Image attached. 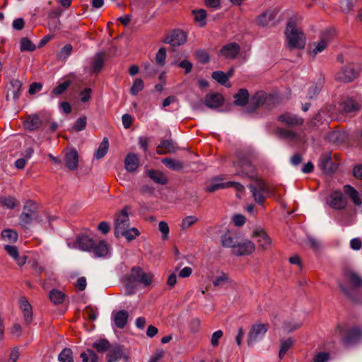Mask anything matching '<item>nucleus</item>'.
<instances>
[{"label":"nucleus","instance_id":"nucleus-49","mask_svg":"<svg viewBox=\"0 0 362 362\" xmlns=\"http://www.w3.org/2000/svg\"><path fill=\"white\" fill-rule=\"evenodd\" d=\"M93 346L99 352H104L110 347V343L107 340L102 339L93 343Z\"/></svg>","mask_w":362,"mask_h":362},{"label":"nucleus","instance_id":"nucleus-8","mask_svg":"<svg viewBox=\"0 0 362 362\" xmlns=\"http://www.w3.org/2000/svg\"><path fill=\"white\" fill-rule=\"evenodd\" d=\"M267 329V325L264 324H257L253 325L248 334V346H252L260 341L264 337Z\"/></svg>","mask_w":362,"mask_h":362},{"label":"nucleus","instance_id":"nucleus-13","mask_svg":"<svg viewBox=\"0 0 362 362\" xmlns=\"http://www.w3.org/2000/svg\"><path fill=\"white\" fill-rule=\"evenodd\" d=\"M129 314L126 310L113 311L111 319L114 325L119 329H123L127 322Z\"/></svg>","mask_w":362,"mask_h":362},{"label":"nucleus","instance_id":"nucleus-1","mask_svg":"<svg viewBox=\"0 0 362 362\" xmlns=\"http://www.w3.org/2000/svg\"><path fill=\"white\" fill-rule=\"evenodd\" d=\"M286 42L290 49H303L305 45V36L293 21L287 23L286 30Z\"/></svg>","mask_w":362,"mask_h":362},{"label":"nucleus","instance_id":"nucleus-36","mask_svg":"<svg viewBox=\"0 0 362 362\" xmlns=\"http://www.w3.org/2000/svg\"><path fill=\"white\" fill-rule=\"evenodd\" d=\"M108 148H109V141H108L107 138L105 137L103 139L102 142L100 144V145L94 155V157L98 160L101 159L107 153Z\"/></svg>","mask_w":362,"mask_h":362},{"label":"nucleus","instance_id":"nucleus-12","mask_svg":"<svg viewBox=\"0 0 362 362\" xmlns=\"http://www.w3.org/2000/svg\"><path fill=\"white\" fill-rule=\"evenodd\" d=\"M186 40L187 35L185 32L175 30L165 37V42L170 44L172 47H178L183 45Z\"/></svg>","mask_w":362,"mask_h":362},{"label":"nucleus","instance_id":"nucleus-21","mask_svg":"<svg viewBox=\"0 0 362 362\" xmlns=\"http://www.w3.org/2000/svg\"><path fill=\"white\" fill-rule=\"evenodd\" d=\"M329 40L326 35H323L321 39L310 45V52L313 57L322 52L327 46Z\"/></svg>","mask_w":362,"mask_h":362},{"label":"nucleus","instance_id":"nucleus-55","mask_svg":"<svg viewBox=\"0 0 362 362\" xmlns=\"http://www.w3.org/2000/svg\"><path fill=\"white\" fill-rule=\"evenodd\" d=\"M197 221L198 218L196 216H189L182 219L180 226L182 229H186L194 224Z\"/></svg>","mask_w":362,"mask_h":362},{"label":"nucleus","instance_id":"nucleus-42","mask_svg":"<svg viewBox=\"0 0 362 362\" xmlns=\"http://www.w3.org/2000/svg\"><path fill=\"white\" fill-rule=\"evenodd\" d=\"M36 46L28 37H23L20 42V49L21 52H33Z\"/></svg>","mask_w":362,"mask_h":362},{"label":"nucleus","instance_id":"nucleus-44","mask_svg":"<svg viewBox=\"0 0 362 362\" xmlns=\"http://www.w3.org/2000/svg\"><path fill=\"white\" fill-rule=\"evenodd\" d=\"M59 362H74L72 351L70 349H64L58 356Z\"/></svg>","mask_w":362,"mask_h":362},{"label":"nucleus","instance_id":"nucleus-2","mask_svg":"<svg viewBox=\"0 0 362 362\" xmlns=\"http://www.w3.org/2000/svg\"><path fill=\"white\" fill-rule=\"evenodd\" d=\"M233 165L235 168V174L237 175L248 177L250 179L255 178L256 171L255 166L247 158L242 155H237V159L233 162Z\"/></svg>","mask_w":362,"mask_h":362},{"label":"nucleus","instance_id":"nucleus-50","mask_svg":"<svg viewBox=\"0 0 362 362\" xmlns=\"http://www.w3.org/2000/svg\"><path fill=\"white\" fill-rule=\"evenodd\" d=\"M323 86V81L320 79L319 81L315 84L313 85L308 93V97L309 98H313L316 97Z\"/></svg>","mask_w":362,"mask_h":362},{"label":"nucleus","instance_id":"nucleus-57","mask_svg":"<svg viewBox=\"0 0 362 362\" xmlns=\"http://www.w3.org/2000/svg\"><path fill=\"white\" fill-rule=\"evenodd\" d=\"M166 57V52L165 48L161 47L158 49L156 55V62L161 66L165 64Z\"/></svg>","mask_w":362,"mask_h":362},{"label":"nucleus","instance_id":"nucleus-39","mask_svg":"<svg viewBox=\"0 0 362 362\" xmlns=\"http://www.w3.org/2000/svg\"><path fill=\"white\" fill-rule=\"evenodd\" d=\"M103 66V57L102 53H98L91 62V70L93 72H98Z\"/></svg>","mask_w":362,"mask_h":362},{"label":"nucleus","instance_id":"nucleus-62","mask_svg":"<svg viewBox=\"0 0 362 362\" xmlns=\"http://www.w3.org/2000/svg\"><path fill=\"white\" fill-rule=\"evenodd\" d=\"M223 337V332L217 330L213 333L211 337V344L213 346H216L218 344L219 339Z\"/></svg>","mask_w":362,"mask_h":362},{"label":"nucleus","instance_id":"nucleus-47","mask_svg":"<svg viewBox=\"0 0 362 362\" xmlns=\"http://www.w3.org/2000/svg\"><path fill=\"white\" fill-rule=\"evenodd\" d=\"M293 344V340L291 338H288L286 340H282L281 341V346L279 353V356L280 358H283L284 355L286 354L288 350L292 346Z\"/></svg>","mask_w":362,"mask_h":362},{"label":"nucleus","instance_id":"nucleus-5","mask_svg":"<svg viewBox=\"0 0 362 362\" xmlns=\"http://www.w3.org/2000/svg\"><path fill=\"white\" fill-rule=\"evenodd\" d=\"M335 334L341 337L343 341L348 344L358 340L362 335V331L356 327L345 330L341 325H339L335 329Z\"/></svg>","mask_w":362,"mask_h":362},{"label":"nucleus","instance_id":"nucleus-15","mask_svg":"<svg viewBox=\"0 0 362 362\" xmlns=\"http://www.w3.org/2000/svg\"><path fill=\"white\" fill-rule=\"evenodd\" d=\"M278 120L286 125L293 127L303 124V119L291 113H284L278 117Z\"/></svg>","mask_w":362,"mask_h":362},{"label":"nucleus","instance_id":"nucleus-19","mask_svg":"<svg viewBox=\"0 0 362 362\" xmlns=\"http://www.w3.org/2000/svg\"><path fill=\"white\" fill-rule=\"evenodd\" d=\"M240 238L237 235H231L230 233H225L221 236L222 245L225 247L232 249V252H234L235 247L238 245Z\"/></svg>","mask_w":362,"mask_h":362},{"label":"nucleus","instance_id":"nucleus-40","mask_svg":"<svg viewBox=\"0 0 362 362\" xmlns=\"http://www.w3.org/2000/svg\"><path fill=\"white\" fill-rule=\"evenodd\" d=\"M2 238L7 242L13 243L18 240V233L11 229H5L1 232Z\"/></svg>","mask_w":362,"mask_h":362},{"label":"nucleus","instance_id":"nucleus-52","mask_svg":"<svg viewBox=\"0 0 362 362\" xmlns=\"http://www.w3.org/2000/svg\"><path fill=\"white\" fill-rule=\"evenodd\" d=\"M266 100V95L263 92L257 93L251 98V103L255 107H258L264 103Z\"/></svg>","mask_w":362,"mask_h":362},{"label":"nucleus","instance_id":"nucleus-24","mask_svg":"<svg viewBox=\"0 0 362 362\" xmlns=\"http://www.w3.org/2000/svg\"><path fill=\"white\" fill-rule=\"evenodd\" d=\"M42 124L38 115H32L24 121L23 125L25 129L33 131L38 129Z\"/></svg>","mask_w":362,"mask_h":362},{"label":"nucleus","instance_id":"nucleus-7","mask_svg":"<svg viewBox=\"0 0 362 362\" xmlns=\"http://www.w3.org/2000/svg\"><path fill=\"white\" fill-rule=\"evenodd\" d=\"M130 227L127 207L123 209L117 216L115 221V235L119 237V233H123L126 229Z\"/></svg>","mask_w":362,"mask_h":362},{"label":"nucleus","instance_id":"nucleus-17","mask_svg":"<svg viewBox=\"0 0 362 362\" xmlns=\"http://www.w3.org/2000/svg\"><path fill=\"white\" fill-rule=\"evenodd\" d=\"M240 52V46L236 42L229 43L222 47L221 54L228 59H234Z\"/></svg>","mask_w":362,"mask_h":362},{"label":"nucleus","instance_id":"nucleus-56","mask_svg":"<svg viewBox=\"0 0 362 362\" xmlns=\"http://www.w3.org/2000/svg\"><path fill=\"white\" fill-rule=\"evenodd\" d=\"M228 187H233L237 191L236 196L238 198H240V193L245 191V187L237 182H227V188Z\"/></svg>","mask_w":362,"mask_h":362},{"label":"nucleus","instance_id":"nucleus-51","mask_svg":"<svg viewBox=\"0 0 362 362\" xmlns=\"http://www.w3.org/2000/svg\"><path fill=\"white\" fill-rule=\"evenodd\" d=\"M193 13H194L195 21L199 23L201 27L204 26L206 25V11L204 9H199L197 11H194Z\"/></svg>","mask_w":362,"mask_h":362},{"label":"nucleus","instance_id":"nucleus-30","mask_svg":"<svg viewBox=\"0 0 362 362\" xmlns=\"http://www.w3.org/2000/svg\"><path fill=\"white\" fill-rule=\"evenodd\" d=\"M147 174L151 180L158 184L165 185L168 182V177L161 172L149 170H148Z\"/></svg>","mask_w":362,"mask_h":362},{"label":"nucleus","instance_id":"nucleus-29","mask_svg":"<svg viewBox=\"0 0 362 362\" xmlns=\"http://www.w3.org/2000/svg\"><path fill=\"white\" fill-rule=\"evenodd\" d=\"M343 111L346 113L356 112L360 110V105L352 98H348L341 104Z\"/></svg>","mask_w":362,"mask_h":362},{"label":"nucleus","instance_id":"nucleus-41","mask_svg":"<svg viewBox=\"0 0 362 362\" xmlns=\"http://www.w3.org/2000/svg\"><path fill=\"white\" fill-rule=\"evenodd\" d=\"M49 299L54 304H61L64 300V294L57 289H53L49 292Z\"/></svg>","mask_w":362,"mask_h":362},{"label":"nucleus","instance_id":"nucleus-53","mask_svg":"<svg viewBox=\"0 0 362 362\" xmlns=\"http://www.w3.org/2000/svg\"><path fill=\"white\" fill-rule=\"evenodd\" d=\"M73 51V47L70 44L64 46L58 54V57L60 59H66Z\"/></svg>","mask_w":362,"mask_h":362},{"label":"nucleus","instance_id":"nucleus-35","mask_svg":"<svg viewBox=\"0 0 362 362\" xmlns=\"http://www.w3.org/2000/svg\"><path fill=\"white\" fill-rule=\"evenodd\" d=\"M344 192L348 195L353 202L359 206L361 204V199L358 195V192L351 185H346L344 187Z\"/></svg>","mask_w":362,"mask_h":362},{"label":"nucleus","instance_id":"nucleus-9","mask_svg":"<svg viewBox=\"0 0 362 362\" xmlns=\"http://www.w3.org/2000/svg\"><path fill=\"white\" fill-rule=\"evenodd\" d=\"M326 202L330 207L334 209H342L347 204L346 197L339 191L332 192L327 198Z\"/></svg>","mask_w":362,"mask_h":362},{"label":"nucleus","instance_id":"nucleus-38","mask_svg":"<svg viewBox=\"0 0 362 362\" xmlns=\"http://www.w3.org/2000/svg\"><path fill=\"white\" fill-rule=\"evenodd\" d=\"M71 85L70 81H65L57 86L51 92V98H54L62 95Z\"/></svg>","mask_w":362,"mask_h":362},{"label":"nucleus","instance_id":"nucleus-54","mask_svg":"<svg viewBox=\"0 0 362 362\" xmlns=\"http://www.w3.org/2000/svg\"><path fill=\"white\" fill-rule=\"evenodd\" d=\"M144 88V82L141 78H137L134 81V83L130 89V92L132 95H136L139 92L142 90Z\"/></svg>","mask_w":362,"mask_h":362},{"label":"nucleus","instance_id":"nucleus-46","mask_svg":"<svg viewBox=\"0 0 362 362\" xmlns=\"http://www.w3.org/2000/svg\"><path fill=\"white\" fill-rule=\"evenodd\" d=\"M83 362H98L97 354L90 349H87L80 355Z\"/></svg>","mask_w":362,"mask_h":362},{"label":"nucleus","instance_id":"nucleus-63","mask_svg":"<svg viewBox=\"0 0 362 362\" xmlns=\"http://www.w3.org/2000/svg\"><path fill=\"white\" fill-rule=\"evenodd\" d=\"M329 359V355L326 352H320L314 358V362H327Z\"/></svg>","mask_w":362,"mask_h":362},{"label":"nucleus","instance_id":"nucleus-48","mask_svg":"<svg viewBox=\"0 0 362 362\" xmlns=\"http://www.w3.org/2000/svg\"><path fill=\"white\" fill-rule=\"evenodd\" d=\"M139 235V230L134 228H129L123 233H119V236H124L128 241H131Z\"/></svg>","mask_w":362,"mask_h":362},{"label":"nucleus","instance_id":"nucleus-22","mask_svg":"<svg viewBox=\"0 0 362 362\" xmlns=\"http://www.w3.org/2000/svg\"><path fill=\"white\" fill-rule=\"evenodd\" d=\"M139 160L136 154L129 153L124 160L125 169L130 173L135 172L139 167Z\"/></svg>","mask_w":362,"mask_h":362},{"label":"nucleus","instance_id":"nucleus-33","mask_svg":"<svg viewBox=\"0 0 362 362\" xmlns=\"http://www.w3.org/2000/svg\"><path fill=\"white\" fill-rule=\"evenodd\" d=\"M161 162L169 169L179 171L184 167L183 163L180 160L173 159L170 158H164Z\"/></svg>","mask_w":362,"mask_h":362},{"label":"nucleus","instance_id":"nucleus-6","mask_svg":"<svg viewBox=\"0 0 362 362\" xmlns=\"http://www.w3.org/2000/svg\"><path fill=\"white\" fill-rule=\"evenodd\" d=\"M131 277L134 281L142 284L144 287H147L152 284L154 275L151 272H145L139 267H134L132 269Z\"/></svg>","mask_w":362,"mask_h":362},{"label":"nucleus","instance_id":"nucleus-31","mask_svg":"<svg viewBox=\"0 0 362 362\" xmlns=\"http://www.w3.org/2000/svg\"><path fill=\"white\" fill-rule=\"evenodd\" d=\"M93 253L95 257H104L109 252L108 245L105 241H100L96 245H93Z\"/></svg>","mask_w":362,"mask_h":362},{"label":"nucleus","instance_id":"nucleus-11","mask_svg":"<svg viewBox=\"0 0 362 362\" xmlns=\"http://www.w3.org/2000/svg\"><path fill=\"white\" fill-rule=\"evenodd\" d=\"M255 249V245L251 240L240 239L235 247L233 254L237 256L248 255L252 254Z\"/></svg>","mask_w":362,"mask_h":362},{"label":"nucleus","instance_id":"nucleus-16","mask_svg":"<svg viewBox=\"0 0 362 362\" xmlns=\"http://www.w3.org/2000/svg\"><path fill=\"white\" fill-rule=\"evenodd\" d=\"M93 245L94 242L93 239L85 235L78 236L74 243V247L82 251H88L93 247Z\"/></svg>","mask_w":362,"mask_h":362},{"label":"nucleus","instance_id":"nucleus-20","mask_svg":"<svg viewBox=\"0 0 362 362\" xmlns=\"http://www.w3.org/2000/svg\"><path fill=\"white\" fill-rule=\"evenodd\" d=\"M4 249L19 266H23L25 264L27 257L24 255L19 256L17 247L14 245H6L4 246Z\"/></svg>","mask_w":362,"mask_h":362},{"label":"nucleus","instance_id":"nucleus-64","mask_svg":"<svg viewBox=\"0 0 362 362\" xmlns=\"http://www.w3.org/2000/svg\"><path fill=\"white\" fill-rule=\"evenodd\" d=\"M164 356V352L162 350L157 351L153 355L151 356L148 362H158Z\"/></svg>","mask_w":362,"mask_h":362},{"label":"nucleus","instance_id":"nucleus-23","mask_svg":"<svg viewBox=\"0 0 362 362\" xmlns=\"http://www.w3.org/2000/svg\"><path fill=\"white\" fill-rule=\"evenodd\" d=\"M223 103V98L221 94H209L205 98V104L209 108H217Z\"/></svg>","mask_w":362,"mask_h":362},{"label":"nucleus","instance_id":"nucleus-37","mask_svg":"<svg viewBox=\"0 0 362 362\" xmlns=\"http://www.w3.org/2000/svg\"><path fill=\"white\" fill-rule=\"evenodd\" d=\"M248 188L250 189L251 193L252 194L255 201L259 204H263L264 201V197L263 195V193L266 192L267 191H262L257 189V187L252 184L248 185Z\"/></svg>","mask_w":362,"mask_h":362},{"label":"nucleus","instance_id":"nucleus-18","mask_svg":"<svg viewBox=\"0 0 362 362\" xmlns=\"http://www.w3.org/2000/svg\"><path fill=\"white\" fill-rule=\"evenodd\" d=\"M276 13L274 11H267L257 18L258 25L262 27H269L274 25Z\"/></svg>","mask_w":362,"mask_h":362},{"label":"nucleus","instance_id":"nucleus-45","mask_svg":"<svg viewBox=\"0 0 362 362\" xmlns=\"http://www.w3.org/2000/svg\"><path fill=\"white\" fill-rule=\"evenodd\" d=\"M231 76L230 73L228 75L221 71H214L212 78L217 82L222 85H226L228 81V78Z\"/></svg>","mask_w":362,"mask_h":362},{"label":"nucleus","instance_id":"nucleus-10","mask_svg":"<svg viewBox=\"0 0 362 362\" xmlns=\"http://www.w3.org/2000/svg\"><path fill=\"white\" fill-rule=\"evenodd\" d=\"M358 72L352 65L346 66L336 74V79L343 83H349L356 78Z\"/></svg>","mask_w":362,"mask_h":362},{"label":"nucleus","instance_id":"nucleus-61","mask_svg":"<svg viewBox=\"0 0 362 362\" xmlns=\"http://www.w3.org/2000/svg\"><path fill=\"white\" fill-rule=\"evenodd\" d=\"M0 202L9 209H13L16 206V199L12 197H3L1 199Z\"/></svg>","mask_w":362,"mask_h":362},{"label":"nucleus","instance_id":"nucleus-34","mask_svg":"<svg viewBox=\"0 0 362 362\" xmlns=\"http://www.w3.org/2000/svg\"><path fill=\"white\" fill-rule=\"evenodd\" d=\"M227 188V182H223L220 177L214 178L211 183L206 187V191L214 192L221 189Z\"/></svg>","mask_w":362,"mask_h":362},{"label":"nucleus","instance_id":"nucleus-59","mask_svg":"<svg viewBox=\"0 0 362 362\" xmlns=\"http://www.w3.org/2000/svg\"><path fill=\"white\" fill-rule=\"evenodd\" d=\"M228 281V277L225 273H221L220 276L216 277L213 281V285L216 287L224 285Z\"/></svg>","mask_w":362,"mask_h":362},{"label":"nucleus","instance_id":"nucleus-43","mask_svg":"<svg viewBox=\"0 0 362 362\" xmlns=\"http://www.w3.org/2000/svg\"><path fill=\"white\" fill-rule=\"evenodd\" d=\"M276 134L284 139L294 140L297 138V134L294 132L283 128L276 129Z\"/></svg>","mask_w":362,"mask_h":362},{"label":"nucleus","instance_id":"nucleus-58","mask_svg":"<svg viewBox=\"0 0 362 362\" xmlns=\"http://www.w3.org/2000/svg\"><path fill=\"white\" fill-rule=\"evenodd\" d=\"M158 229L162 233V238L163 240H168L170 231L168 223L165 221H160L158 223Z\"/></svg>","mask_w":362,"mask_h":362},{"label":"nucleus","instance_id":"nucleus-27","mask_svg":"<svg viewBox=\"0 0 362 362\" xmlns=\"http://www.w3.org/2000/svg\"><path fill=\"white\" fill-rule=\"evenodd\" d=\"M254 236L257 238L259 246L262 249H267L271 245V240L264 230L255 231Z\"/></svg>","mask_w":362,"mask_h":362},{"label":"nucleus","instance_id":"nucleus-26","mask_svg":"<svg viewBox=\"0 0 362 362\" xmlns=\"http://www.w3.org/2000/svg\"><path fill=\"white\" fill-rule=\"evenodd\" d=\"M107 362H118L123 357L126 358L122 349L119 346H116L110 349L107 354Z\"/></svg>","mask_w":362,"mask_h":362},{"label":"nucleus","instance_id":"nucleus-3","mask_svg":"<svg viewBox=\"0 0 362 362\" xmlns=\"http://www.w3.org/2000/svg\"><path fill=\"white\" fill-rule=\"evenodd\" d=\"M362 286V279L355 273L347 272L344 274V284H339L344 293L352 298L358 288Z\"/></svg>","mask_w":362,"mask_h":362},{"label":"nucleus","instance_id":"nucleus-32","mask_svg":"<svg viewBox=\"0 0 362 362\" xmlns=\"http://www.w3.org/2000/svg\"><path fill=\"white\" fill-rule=\"evenodd\" d=\"M234 103L238 106H244L248 101L249 93L245 88L240 89L234 95Z\"/></svg>","mask_w":362,"mask_h":362},{"label":"nucleus","instance_id":"nucleus-14","mask_svg":"<svg viewBox=\"0 0 362 362\" xmlns=\"http://www.w3.org/2000/svg\"><path fill=\"white\" fill-rule=\"evenodd\" d=\"M64 161L66 168L70 170H74L78 165V154L76 150L72 148L65 153Z\"/></svg>","mask_w":362,"mask_h":362},{"label":"nucleus","instance_id":"nucleus-60","mask_svg":"<svg viewBox=\"0 0 362 362\" xmlns=\"http://www.w3.org/2000/svg\"><path fill=\"white\" fill-rule=\"evenodd\" d=\"M86 117H81L77 119L76 121L73 128L76 132L81 131L86 128Z\"/></svg>","mask_w":362,"mask_h":362},{"label":"nucleus","instance_id":"nucleus-28","mask_svg":"<svg viewBox=\"0 0 362 362\" xmlns=\"http://www.w3.org/2000/svg\"><path fill=\"white\" fill-rule=\"evenodd\" d=\"M20 308L22 310L25 320L27 322L32 320L33 312L31 305L25 298H21L19 300Z\"/></svg>","mask_w":362,"mask_h":362},{"label":"nucleus","instance_id":"nucleus-25","mask_svg":"<svg viewBox=\"0 0 362 362\" xmlns=\"http://www.w3.org/2000/svg\"><path fill=\"white\" fill-rule=\"evenodd\" d=\"M22 83L17 78H13L10 81V88L6 98H8L10 94L14 100H16L19 97V93L21 89Z\"/></svg>","mask_w":362,"mask_h":362},{"label":"nucleus","instance_id":"nucleus-4","mask_svg":"<svg viewBox=\"0 0 362 362\" xmlns=\"http://www.w3.org/2000/svg\"><path fill=\"white\" fill-rule=\"evenodd\" d=\"M37 204L30 200L26 202L23 212L20 216V224L23 227H26L30 225L33 221L37 220Z\"/></svg>","mask_w":362,"mask_h":362}]
</instances>
